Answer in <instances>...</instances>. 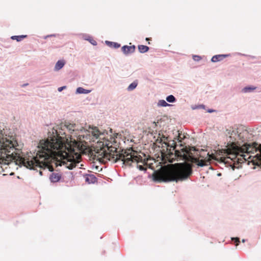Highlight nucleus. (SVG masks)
<instances>
[{"label": "nucleus", "instance_id": "obj_23", "mask_svg": "<svg viewBox=\"0 0 261 261\" xmlns=\"http://www.w3.org/2000/svg\"><path fill=\"white\" fill-rule=\"evenodd\" d=\"M192 108L193 110L200 109H205V106L203 104L199 105H195V106L192 107Z\"/></svg>", "mask_w": 261, "mask_h": 261}, {"label": "nucleus", "instance_id": "obj_31", "mask_svg": "<svg viewBox=\"0 0 261 261\" xmlns=\"http://www.w3.org/2000/svg\"><path fill=\"white\" fill-rule=\"evenodd\" d=\"M222 161L221 162V163H224V164H226L228 162V161H225V160L224 159H221Z\"/></svg>", "mask_w": 261, "mask_h": 261}, {"label": "nucleus", "instance_id": "obj_19", "mask_svg": "<svg viewBox=\"0 0 261 261\" xmlns=\"http://www.w3.org/2000/svg\"><path fill=\"white\" fill-rule=\"evenodd\" d=\"M138 85L137 81H135L133 83H132L127 88V90L128 91H132L136 88Z\"/></svg>", "mask_w": 261, "mask_h": 261}, {"label": "nucleus", "instance_id": "obj_2", "mask_svg": "<svg viewBox=\"0 0 261 261\" xmlns=\"http://www.w3.org/2000/svg\"><path fill=\"white\" fill-rule=\"evenodd\" d=\"M89 129H91V132L89 129H86L82 126H80L75 123H69L65 122H62L60 125L57 126V128L54 129L55 133L58 135H65V130H68L70 133L78 132L79 133H84L79 135V139H86L89 141L94 142L95 139H98L101 135H104L105 133H101L96 126H89ZM75 136L77 135L75 133Z\"/></svg>", "mask_w": 261, "mask_h": 261}, {"label": "nucleus", "instance_id": "obj_30", "mask_svg": "<svg viewBox=\"0 0 261 261\" xmlns=\"http://www.w3.org/2000/svg\"><path fill=\"white\" fill-rule=\"evenodd\" d=\"M215 110H213V109H209L207 110V112L208 113H213L214 112H215Z\"/></svg>", "mask_w": 261, "mask_h": 261}, {"label": "nucleus", "instance_id": "obj_34", "mask_svg": "<svg viewBox=\"0 0 261 261\" xmlns=\"http://www.w3.org/2000/svg\"><path fill=\"white\" fill-rule=\"evenodd\" d=\"M217 175H218V176H221V173H218V174H217Z\"/></svg>", "mask_w": 261, "mask_h": 261}, {"label": "nucleus", "instance_id": "obj_14", "mask_svg": "<svg viewBox=\"0 0 261 261\" xmlns=\"http://www.w3.org/2000/svg\"><path fill=\"white\" fill-rule=\"evenodd\" d=\"M65 64V62L64 60H59L56 63L55 67V70L58 71L62 69Z\"/></svg>", "mask_w": 261, "mask_h": 261}, {"label": "nucleus", "instance_id": "obj_33", "mask_svg": "<svg viewBox=\"0 0 261 261\" xmlns=\"http://www.w3.org/2000/svg\"><path fill=\"white\" fill-rule=\"evenodd\" d=\"M242 242L243 243H244V242H246V240H245V239H243V240H242Z\"/></svg>", "mask_w": 261, "mask_h": 261}, {"label": "nucleus", "instance_id": "obj_11", "mask_svg": "<svg viewBox=\"0 0 261 261\" xmlns=\"http://www.w3.org/2000/svg\"><path fill=\"white\" fill-rule=\"evenodd\" d=\"M85 181L89 184H95L97 180V177L93 174H85Z\"/></svg>", "mask_w": 261, "mask_h": 261}, {"label": "nucleus", "instance_id": "obj_21", "mask_svg": "<svg viewBox=\"0 0 261 261\" xmlns=\"http://www.w3.org/2000/svg\"><path fill=\"white\" fill-rule=\"evenodd\" d=\"M158 105L160 107H165L169 106L170 104H168L165 100H160L158 102Z\"/></svg>", "mask_w": 261, "mask_h": 261}, {"label": "nucleus", "instance_id": "obj_9", "mask_svg": "<svg viewBox=\"0 0 261 261\" xmlns=\"http://www.w3.org/2000/svg\"><path fill=\"white\" fill-rule=\"evenodd\" d=\"M62 178V174L53 172L49 176V179L51 182H57L60 180Z\"/></svg>", "mask_w": 261, "mask_h": 261}, {"label": "nucleus", "instance_id": "obj_4", "mask_svg": "<svg viewBox=\"0 0 261 261\" xmlns=\"http://www.w3.org/2000/svg\"><path fill=\"white\" fill-rule=\"evenodd\" d=\"M39 146L44 152V154L43 153L40 154L39 159L37 156H34L31 158V159H30V156L28 158H23L21 162L22 165L27 168L30 170H35L36 168L41 167L43 162L40 160L45 158L44 156L46 155V152L48 151L49 149L45 144H40Z\"/></svg>", "mask_w": 261, "mask_h": 261}, {"label": "nucleus", "instance_id": "obj_10", "mask_svg": "<svg viewBox=\"0 0 261 261\" xmlns=\"http://www.w3.org/2000/svg\"><path fill=\"white\" fill-rule=\"evenodd\" d=\"M230 54H221L214 56L211 59V62H217L223 60L224 58L229 57Z\"/></svg>", "mask_w": 261, "mask_h": 261}, {"label": "nucleus", "instance_id": "obj_12", "mask_svg": "<svg viewBox=\"0 0 261 261\" xmlns=\"http://www.w3.org/2000/svg\"><path fill=\"white\" fill-rule=\"evenodd\" d=\"M257 89V87L254 86H247L243 88L242 90V92L246 93H250L253 92L254 90Z\"/></svg>", "mask_w": 261, "mask_h": 261}, {"label": "nucleus", "instance_id": "obj_1", "mask_svg": "<svg viewBox=\"0 0 261 261\" xmlns=\"http://www.w3.org/2000/svg\"><path fill=\"white\" fill-rule=\"evenodd\" d=\"M193 166L186 165L184 162L175 163L172 168L166 170L162 174H155L153 175V180L155 182H178L187 179L193 173Z\"/></svg>", "mask_w": 261, "mask_h": 261}, {"label": "nucleus", "instance_id": "obj_25", "mask_svg": "<svg viewBox=\"0 0 261 261\" xmlns=\"http://www.w3.org/2000/svg\"><path fill=\"white\" fill-rule=\"evenodd\" d=\"M193 59L195 61H199L201 59V57L198 55H193Z\"/></svg>", "mask_w": 261, "mask_h": 261}, {"label": "nucleus", "instance_id": "obj_15", "mask_svg": "<svg viewBox=\"0 0 261 261\" xmlns=\"http://www.w3.org/2000/svg\"><path fill=\"white\" fill-rule=\"evenodd\" d=\"M194 163L198 166V167H203L204 166H206L207 164V163L205 162L204 160H198L196 158H195L194 159Z\"/></svg>", "mask_w": 261, "mask_h": 261}, {"label": "nucleus", "instance_id": "obj_22", "mask_svg": "<svg viewBox=\"0 0 261 261\" xmlns=\"http://www.w3.org/2000/svg\"><path fill=\"white\" fill-rule=\"evenodd\" d=\"M85 40L89 41V42L93 45H97V42L90 36H89L88 38H86Z\"/></svg>", "mask_w": 261, "mask_h": 261}, {"label": "nucleus", "instance_id": "obj_36", "mask_svg": "<svg viewBox=\"0 0 261 261\" xmlns=\"http://www.w3.org/2000/svg\"><path fill=\"white\" fill-rule=\"evenodd\" d=\"M72 168H73V167H71L69 168V169L70 170L72 169Z\"/></svg>", "mask_w": 261, "mask_h": 261}, {"label": "nucleus", "instance_id": "obj_16", "mask_svg": "<svg viewBox=\"0 0 261 261\" xmlns=\"http://www.w3.org/2000/svg\"><path fill=\"white\" fill-rule=\"evenodd\" d=\"M91 91V90H88L83 88V87H78L76 90V94H88Z\"/></svg>", "mask_w": 261, "mask_h": 261}, {"label": "nucleus", "instance_id": "obj_8", "mask_svg": "<svg viewBox=\"0 0 261 261\" xmlns=\"http://www.w3.org/2000/svg\"><path fill=\"white\" fill-rule=\"evenodd\" d=\"M106 158L109 161H113L115 163L120 160L118 158V152L117 153L116 149L114 151L112 150L111 152L108 153Z\"/></svg>", "mask_w": 261, "mask_h": 261}, {"label": "nucleus", "instance_id": "obj_17", "mask_svg": "<svg viewBox=\"0 0 261 261\" xmlns=\"http://www.w3.org/2000/svg\"><path fill=\"white\" fill-rule=\"evenodd\" d=\"M28 37L27 35H14L11 37V39L13 40H16L17 42H20L23 39L26 38Z\"/></svg>", "mask_w": 261, "mask_h": 261}, {"label": "nucleus", "instance_id": "obj_18", "mask_svg": "<svg viewBox=\"0 0 261 261\" xmlns=\"http://www.w3.org/2000/svg\"><path fill=\"white\" fill-rule=\"evenodd\" d=\"M138 48L139 51L142 54H144L147 52L149 49V47L148 46L144 45H139L138 46Z\"/></svg>", "mask_w": 261, "mask_h": 261}, {"label": "nucleus", "instance_id": "obj_5", "mask_svg": "<svg viewBox=\"0 0 261 261\" xmlns=\"http://www.w3.org/2000/svg\"><path fill=\"white\" fill-rule=\"evenodd\" d=\"M118 158L120 160L123 161V164L128 166H131L132 163L138 161L137 155H132L130 152L124 150H122L118 152Z\"/></svg>", "mask_w": 261, "mask_h": 261}, {"label": "nucleus", "instance_id": "obj_28", "mask_svg": "<svg viewBox=\"0 0 261 261\" xmlns=\"http://www.w3.org/2000/svg\"><path fill=\"white\" fill-rule=\"evenodd\" d=\"M137 168L141 171H145L146 170L143 165H137Z\"/></svg>", "mask_w": 261, "mask_h": 261}, {"label": "nucleus", "instance_id": "obj_37", "mask_svg": "<svg viewBox=\"0 0 261 261\" xmlns=\"http://www.w3.org/2000/svg\"><path fill=\"white\" fill-rule=\"evenodd\" d=\"M40 174L42 175V171H40Z\"/></svg>", "mask_w": 261, "mask_h": 261}, {"label": "nucleus", "instance_id": "obj_38", "mask_svg": "<svg viewBox=\"0 0 261 261\" xmlns=\"http://www.w3.org/2000/svg\"><path fill=\"white\" fill-rule=\"evenodd\" d=\"M257 92H261V90H258Z\"/></svg>", "mask_w": 261, "mask_h": 261}, {"label": "nucleus", "instance_id": "obj_35", "mask_svg": "<svg viewBox=\"0 0 261 261\" xmlns=\"http://www.w3.org/2000/svg\"><path fill=\"white\" fill-rule=\"evenodd\" d=\"M28 85V84H25L23 85V86H23V87H24V86H27V85Z\"/></svg>", "mask_w": 261, "mask_h": 261}, {"label": "nucleus", "instance_id": "obj_24", "mask_svg": "<svg viewBox=\"0 0 261 261\" xmlns=\"http://www.w3.org/2000/svg\"><path fill=\"white\" fill-rule=\"evenodd\" d=\"M231 240L234 244H236V246L239 245V244L240 243V238L238 237L232 238Z\"/></svg>", "mask_w": 261, "mask_h": 261}, {"label": "nucleus", "instance_id": "obj_6", "mask_svg": "<svg viewBox=\"0 0 261 261\" xmlns=\"http://www.w3.org/2000/svg\"><path fill=\"white\" fill-rule=\"evenodd\" d=\"M244 131L247 132V130L243 127L241 128V126L238 127L237 125H234L232 127L231 136H229V137L232 141L236 140V136H237L240 140H242L244 137L242 135V133Z\"/></svg>", "mask_w": 261, "mask_h": 261}, {"label": "nucleus", "instance_id": "obj_13", "mask_svg": "<svg viewBox=\"0 0 261 261\" xmlns=\"http://www.w3.org/2000/svg\"><path fill=\"white\" fill-rule=\"evenodd\" d=\"M105 43L109 47L114 48H118L121 46L120 44L117 42H114L110 41H106Z\"/></svg>", "mask_w": 261, "mask_h": 261}, {"label": "nucleus", "instance_id": "obj_3", "mask_svg": "<svg viewBox=\"0 0 261 261\" xmlns=\"http://www.w3.org/2000/svg\"><path fill=\"white\" fill-rule=\"evenodd\" d=\"M239 162H246L248 165L252 164V169L256 167L261 168V146L256 142H253L246 147V153H238L235 155Z\"/></svg>", "mask_w": 261, "mask_h": 261}, {"label": "nucleus", "instance_id": "obj_32", "mask_svg": "<svg viewBox=\"0 0 261 261\" xmlns=\"http://www.w3.org/2000/svg\"><path fill=\"white\" fill-rule=\"evenodd\" d=\"M151 39L150 38H146V40L148 41V40H151Z\"/></svg>", "mask_w": 261, "mask_h": 261}, {"label": "nucleus", "instance_id": "obj_29", "mask_svg": "<svg viewBox=\"0 0 261 261\" xmlns=\"http://www.w3.org/2000/svg\"><path fill=\"white\" fill-rule=\"evenodd\" d=\"M53 36H54H54H56V35H55V34L48 35H47V36H45V37H44V39H46V38H48V37H53Z\"/></svg>", "mask_w": 261, "mask_h": 261}, {"label": "nucleus", "instance_id": "obj_26", "mask_svg": "<svg viewBox=\"0 0 261 261\" xmlns=\"http://www.w3.org/2000/svg\"><path fill=\"white\" fill-rule=\"evenodd\" d=\"M232 131V127H230L229 128H226L225 130V134L226 135H229L231 136V133Z\"/></svg>", "mask_w": 261, "mask_h": 261}, {"label": "nucleus", "instance_id": "obj_7", "mask_svg": "<svg viewBox=\"0 0 261 261\" xmlns=\"http://www.w3.org/2000/svg\"><path fill=\"white\" fill-rule=\"evenodd\" d=\"M135 49L136 46L135 45L131 46L125 45L121 47V51L125 56H128L134 53L135 51Z\"/></svg>", "mask_w": 261, "mask_h": 261}, {"label": "nucleus", "instance_id": "obj_20", "mask_svg": "<svg viewBox=\"0 0 261 261\" xmlns=\"http://www.w3.org/2000/svg\"><path fill=\"white\" fill-rule=\"evenodd\" d=\"M166 100L170 103H174L176 102V99L173 95H170L166 97Z\"/></svg>", "mask_w": 261, "mask_h": 261}, {"label": "nucleus", "instance_id": "obj_27", "mask_svg": "<svg viewBox=\"0 0 261 261\" xmlns=\"http://www.w3.org/2000/svg\"><path fill=\"white\" fill-rule=\"evenodd\" d=\"M67 88V86H62V87H60L59 88H58V91L59 92H61L63 90H65Z\"/></svg>", "mask_w": 261, "mask_h": 261}]
</instances>
